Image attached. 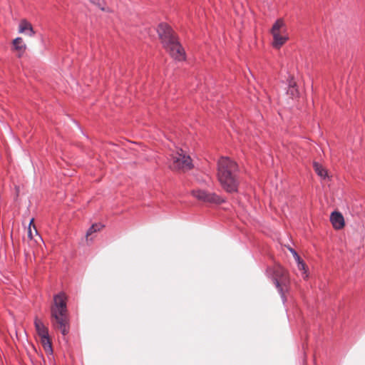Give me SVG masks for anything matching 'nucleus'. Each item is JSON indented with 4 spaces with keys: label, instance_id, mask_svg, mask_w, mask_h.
<instances>
[{
    "label": "nucleus",
    "instance_id": "f257e3e1",
    "mask_svg": "<svg viewBox=\"0 0 365 365\" xmlns=\"http://www.w3.org/2000/svg\"><path fill=\"white\" fill-rule=\"evenodd\" d=\"M237 165L227 157H222L217 163V178L227 192L237 191L238 180L237 178Z\"/></svg>",
    "mask_w": 365,
    "mask_h": 365
},
{
    "label": "nucleus",
    "instance_id": "f03ea898",
    "mask_svg": "<svg viewBox=\"0 0 365 365\" xmlns=\"http://www.w3.org/2000/svg\"><path fill=\"white\" fill-rule=\"evenodd\" d=\"M51 318L52 326L61 331L63 335H66L69 331L66 296L61 292L54 296L53 302L51 307Z\"/></svg>",
    "mask_w": 365,
    "mask_h": 365
},
{
    "label": "nucleus",
    "instance_id": "7ed1b4c3",
    "mask_svg": "<svg viewBox=\"0 0 365 365\" xmlns=\"http://www.w3.org/2000/svg\"><path fill=\"white\" fill-rule=\"evenodd\" d=\"M157 31L164 48L170 55L175 60H184L185 58L184 49L178 42L170 26L166 24H160Z\"/></svg>",
    "mask_w": 365,
    "mask_h": 365
},
{
    "label": "nucleus",
    "instance_id": "20e7f679",
    "mask_svg": "<svg viewBox=\"0 0 365 365\" xmlns=\"http://www.w3.org/2000/svg\"><path fill=\"white\" fill-rule=\"evenodd\" d=\"M275 289L280 297L282 303L285 304L291 298V284L288 272L280 265L275 264Z\"/></svg>",
    "mask_w": 365,
    "mask_h": 365
},
{
    "label": "nucleus",
    "instance_id": "39448f33",
    "mask_svg": "<svg viewBox=\"0 0 365 365\" xmlns=\"http://www.w3.org/2000/svg\"><path fill=\"white\" fill-rule=\"evenodd\" d=\"M280 82L286 90L287 94L292 99H297L300 96V91L293 74L287 71H281Z\"/></svg>",
    "mask_w": 365,
    "mask_h": 365
},
{
    "label": "nucleus",
    "instance_id": "423d86ee",
    "mask_svg": "<svg viewBox=\"0 0 365 365\" xmlns=\"http://www.w3.org/2000/svg\"><path fill=\"white\" fill-rule=\"evenodd\" d=\"M192 167V161L190 156L185 155L182 150L177 152L173 155V163L170 168L175 170L185 171L191 169Z\"/></svg>",
    "mask_w": 365,
    "mask_h": 365
},
{
    "label": "nucleus",
    "instance_id": "0eeeda50",
    "mask_svg": "<svg viewBox=\"0 0 365 365\" xmlns=\"http://www.w3.org/2000/svg\"><path fill=\"white\" fill-rule=\"evenodd\" d=\"M192 193L197 200L205 202L220 204L225 201L220 196L215 193H208L204 190H193Z\"/></svg>",
    "mask_w": 365,
    "mask_h": 365
},
{
    "label": "nucleus",
    "instance_id": "6e6552de",
    "mask_svg": "<svg viewBox=\"0 0 365 365\" xmlns=\"http://www.w3.org/2000/svg\"><path fill=\"white\" fill-rule=\"evenodd\" d=\"M289 40V33L288 31H275L274 45L275 48H280Z\"/></svg>",
    "mask_w": 365,
    "mask_h": 365
},
{
    "label": "nucleus",
    "instance_id": "1a4fd4ad",
    "mask_svg": "<svg viewBox=\"0 0 365 365\" xmlns=\"http://www.w3.org/2000/svg\"><path fill=\"white\" fill-rule=\"evenodd\" d=\"M330 221L336 230L342 229L344 227V219L343 215L339 212L334 211L330 215Z\"/></svg>",
    "mask_w": 365,
    "mask_h": 365
},
{
    "label": "nucleus",
    "instance_id": "9d476101",
    "mask_svg": "<svg viewBox=\"0 0 365 365\" xmlns=\"http://www.w3.org/2000/svg\"><path fill=\"white\" fill-rule=\"evenodd\" d=\"M14 50L17 52L18 57H21L26 49V45L24 43L21 37H17L13 40Z\"/></svg>",
    "mask_w": 365,
    "mask_h": 365
},
{
    "label": "nucleus",
    "instance_id": "9b49d317",
    "mask_svg": "<svg viewBox=\"0 0 365 365\" xmlns=\"http://www.w3.org/2000/svg\"><path fill=\"white\" fill-rule=\"evenodd\" d=\"M19 31L29 36H32L35 33L31 24L24 19L20 22Z\"/></svg>",
    "mask_w": 365,
    "mask_h": 365
},
{
    "label": "nucleus",
    "instance_id": "f8f14e48",
    "mask_svg": "<svg viewBox=\"0 0 365 365\" xmlns=\"http://www.w3.org/2000/svg\"><path fill=\"white\" fill-rule=\"evenodd\" d=\"M34 326L36 328V331L38 335L39 336V337H42V336L48 335V330L47 327L37 317L35 318Z\"/></svg>",
    "mask_w": 365,
    "mask_h": 365
},
{
    "label": "nucleus",
    "instance_id": "ddd939ff",
    "mask_svg": "<svg viewBox=\"0 0 365 365\" xmlns=\"http://www.w3.org/2000/svg\"><path fill=\"white\" fill-rule=\"evenodd\" d=\"M103 227V225L101 224H95L93 225L86 232V241L92 240V238H89L90 236H91L93 233L96 232L97 231H100Z\"/></svg>",
    "mask_w": 365,
    "mask_h": 365
},
{
    "label": "nucleus",
    "instance_id": "4468645a",
    "mask_svg": "<svg viewBox=\"0 0 365 365\" xmlns=\"http://www.w3.org/2000/svg\"><path fill=\"white\" fill-rule=\"evenodd\" d=\"M34 224V219H31L29 223V226L28 227V238H29L31 240L34 239V236H37L39 239H41V237L38 235L37 230L36 227L33 225Z\"/></svg>",
    "mask_w": 365,
    "mask_h": 365
},
{
    "label": "nucleus",
    "instance_id": "2eb2a0df",
    "mask_svg": "<svg viewBox=\"0 0 365 365\" xmlns=\"http://www.w3.org/2000/svg\"><path fill=\"white\" fill-rule=\"evenodd\" d=\"M40 339L45 351L47 352H52V346L49 335L40 337Z\"/></svg>",
    "mask_w": 365,
    "mask_h": 365
},
{
    "label": "nucleus",
    "instance_id": "dca6fc26",
    "mask_svg": "<svg viewBox=\"0 0 365 365\" xmlns=\"http://www.w3.org/2000/svg\"><path fill=\"white\" fill-rule=\"evenodd\" d=\"M275 31H288L287 26L283 19H278L275 20L274 24Z\"/></svg>",
    "mask_w": 365,
    "mask_h": 365
},
{
    "label": "nucleus",
    "instance_id": "f3484780",
    "mask_svg": "<svg viewBox=\"0 0 365 365\" xmlns=\"http://www.w3.org/2000/svg\"><path fill=\"white\" fill-rule=\"evenodd\" d=\"M314 168L315 172L317 173L319 176L322 178H326L327 177V171L324 169L320 164L318 163H314Z\"/></svg>",
    "mask_w": 365,
    "mask_h": 365
},
{
    "label": "nucleus",
    "instance_id": "a211bd4d",
    "mask_svg": "<svg viewBox=\"0 0 365 365\" xmlns=\"http://www.w3.org/2000/svg\"><path fill=\"white\" fill-rule=\"evenodd\" d=\"M297 268L299 270L303 272V273H302L303 278L307 279L308 277L307 266H306L305 263L303 262V260H301L299 262H297Z\"/></svg>",
    "mask_w": 365,
    "mask_h": 365
},
{
    "label": "nucleus",
    "instance_id": "6ab92c4d",
    "mask_svg": "<svg viewBox=\"0 0 365 365\" xmlns=\"http://www.w3.org/2000/svg\"><path fill=\"white\" fill-rule=\"evenodd\" d=\"M92 4L97 5L102 11H109L108 9H106L103 6H101V5L99 3V0H88Z\"/></svg>",
    "mask_w": 365,
    "mask_h": 365
},
{
    "label": "nucleus",
    "instance_id": "aec40b11",
    "mask_svg": "<svg viewBox=\"0 0 365 365\" xmlns=\"http://www.w3.org/2000/svg\"><path fill=\"white\" fill-rule=\"evenodd\" d=\"M292 255H293L295 261L297 262V263L299 262V261L302 260L297 252H294Z\"/></svg>",
    "mask_w": 365,
    "mask_h": 365
},
{
    "label": "nucleus",
    "instance_id": "412c9836",
    "mask_svg": "<svg viewBox=\"0 0 365 365\" xmlns=\"http://www.w3.org/2000/svg\"><path fill=\"white\" fill-rule=\"evenodd\" d=\"M292 255H293L295 261L297 262V263L299 262V261L302 260L297 252H294Z\"/></svg>",
    "mask_w": 365,
    "mask_h": 365
},
{
    "label": "nucleus",
    "instance_id": "4be33fe9",
    "mask_svg": "<svg viewBox=\"0 0 365 365\" xmlns=\"http://www.w3.org/2000/svg\"><path fill=\"white\" fill-rule=\"evenodd\" d=\"M289 250L290 251V252L293 255L294 252H297L294 250H293L292 248L291 247H288Z\"/></svg>",
    "mask_w": 365,
    "mask_h": 365
},
{
    "label": "nucleus",
    "instance_id": "5701e85b",
    "mask_svg": "<svg viewBox=\"0 0 365 365\" xmlns=\"http://www.w3.org/2000/svg\"><path fill=\"white\" fill-rule=\"evenodd\" d=\"M270 31H271L272 33H274V26H272V27L271 28Z\"/></svg>",
    "mask_w": 365,
    "mask_h": 365
}]
</instances>
